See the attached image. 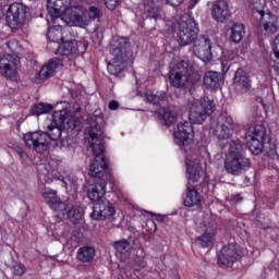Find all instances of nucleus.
I'll list each match as a JSON object with an SVG mask.
<instances>
[{"instance_id":"f257e3e1","label":"nucleus","mask_w":279,"mask_h":279,"mask_svg":"<svg viewBox=\"0 0 279 279\" xmlns=\"http://www.w3.org/2000/svg\"><path fill=\"white\" fill-rule=\"evenodd\" d=\"M92 121L94 123L87 129V132L95 160L89 166L88 173L90 178H96V180H110L112 175L108 170V161L104 155V116H94Z\"/></svg>"},{"instance_id":"f03ea898","label":"nucleus","mask_w":279,"mask_h":279,"mask_svg":"<svg viewBox=\"0 0 279 279\" xmlns=\"http://www.w3.org/2000/svg\"><path fill=\"white\" fill-rule=\"evenodd\" d=\"M185 165L187 169L189 185L185 194L183 195V204L187 208H193V206H199V204H202V195L193 185H191L195 184V182H199L202 178L199 155H197V153H187L185 155Z\"/></svg>"},{"instance_id":"7ed1b4c3","label":"nucleus","mask_w":279,"mask_h":279,"mask_svg":"<svg viewBox=\"0 0 279 279\" xmlns=\"http://www.w3.org/2000/svg\"><path fill=\"white\" fill-rule=\"evenodd\" d=\"M245 144L241 141H231L229 144V153L225 159V169L230 175H241L251 167L252 161L245 156Z\"/></svg>"},{"instance_id":"20e7f679","label":"nucleus","mask_w":279,"mask_h":279,"mask_svg":"<svg viewBox=\"0 0 279 279\" xmlns=\"http://www.w3.org/2000/svg\"><path fill=\"white\" fill-rule=\"evenodd\" d=\"M169 81L174 88H191L199 84L202 74L189 61H180L170 70Z\"/></svg>"},{"instance_id":"39448f33","label":"nucleus","mask_w":279,"mask_h":279,"mask_svg":"<svg viewBox=\"0 0 279 279\" xmlns=\"http://www.w3.org/2000/svg\"><path fill=\"white\" fill-rule=\"evenodd\" d=\"M111 62L108 63L107 69L111 75H120L128 66V62H132V49L128 39L121 37L113 40L111 44Z\"/></svg>"},{"instance_id":"423d86ee","label":"nucleus","mask_w":279,"mask_h":279,"mask_svg":"<svg viewBox=\"0 0 279 279\" xmlns=\"http://www.w3.org/2000/svg\"><path fill=\"white\" fill-rule=\"evenodd\" d=\"M99 19H101V9L93 5L88 10H84L76 3L74 11L70 9L65 13L66 25L76 27H88L93 21H99Z\"/></svg>"},{"instance_id":"0eeeda50","label":"nucleus","mask_w":279,"mask_h":279,"mask_svg":"<svg viewBox=\"0 0 279 279\" xmlns=\"http://www.w3.org/2000/svg\"><path fill=\"white\" fill-rule=\"evenodd\" d=\"M175 24L174 26L178 28V41L181 47H186V45H191L197 38V34L199 28H197V23L191 14L183 13L177 14L174 17Z\"/></svg>"},{"instance_id":"6e6552de","label":"nucleus","mask_w":279,"mask_h":279,"mask_svg":"<svg viewBox=\"0 0 279 279\" xmlns=\"http://www.w3.org/2000/svg\"><path fill=\"white\" fill-rule=\"evenodd\" d=\"M209 131L218 141H228L234 134V121L226 113L215 114L210 119Z\"/></svg>"},{"instance_id":"1a4fd4ad","label":"nucleus","mask_w":279,"mask_h":279,"mask_svg":"<svg viewBox=\"0 0 279 279\" xmlns=\"http://www.w3.org/2000/svg\"><path fill=\"white\" fill-rule=\"evenodd\" d=\"M213 112H215V101L208 97L202 98L193 104L190 110V121L202 124Z\"/></svg>"},{"instance_id":"9d476101","label":"nucleus","mask_w":279,"mask_h":279,"mask_svg":"<svg viewBox=\"0 0 279 279\" xmlns=\"http://www.w3.org/2000/svg\"><path fill=\"white\" fill-rule=\"evenodd\" d=\"M76 5L77 0H48L47 10L49 19H51V21H56V19L62 14V19L66 23V12H69V10L75 12Z\"/></svg>"},{"instance_id":"9b49d317","label":"nucleus","mask_w":279,"mask_h":279,"mask_svg":"<svg viewBox=\"0 0 279 279\" xmlns=\"http://www.w3.org/2000/svg\"><path fill=\"white\" fill-rule=\"evenodd\" d=\"M24 143L28 149H33L36 154H45L49 149V135L43 131L26 133Z\"/></svg>"},{"instance_id":"f8f14e48","label":"nucleus","mask_w":279,"mask_h":279,"mask_svg":"<svg viewBox=\"0 0 279 279\" xmlns=\"http://www.w3.org/2000/svg\"><path fill=\"white\" fill-rule=\"evenodd\" d=\"M245 141L248 145L250 151L258 156L263 151V143H265V126H251L245 135Z\"/></svg>"},{"instance_id":"ddd939ff","label":"nucleus","mask_w":279,"mask_h":279,"mask_svg":"<svg viewBox=\"0 0 279 279\" xmlns=\"http://www.w3.org/2000/svg\"><path fill=\"white\" fill-rule=\"evenodd\" d=\"M27 8L23 3H13L7 11V22L12 29H19L25 25Z\"/></svg>"},{"instance_id":"4468645a","label":"nucleus","mask_w":279,"mask_h":279,"mask_svg":"<svg viewBox=\"0 0 279 279\" xmlns=\"http://www.w3.org/2000/svg\"><path fill=\"white\" fill-rule=\"evenodd\" d=\"M193 53L203 62H210L213 60V43L210 38L203 35L194 40Z\"/></svg>"},{"instance_id":"2eb2a0df","label":"nucleus","mask_w":279,"mask_h":279,"mask_svg":"<svg viewBox=\"0 0 279 279\" xmlns=\"http://www.w3.org/2000/svg\"><path fill=\"white\" fill-rule=\"evenodd\" d=\"M114 215H117L114 205L110 201L105 199L95 204L90 217L95 221H106L107 219L112 221L114 220Z\"/></svg>"},{"instance_id":"dca6fc26","label":"nucleus","mask_w":279,"mask_h":279,"mask_svg":"<svg viewBox=\"0 0 279 279\" xmlns=\"http://www.w3.org/2000/svg\"><path fill=\"white\" fill-rule=\"evenodd\" d=\"M174 142L179 147H186L193 143V137L195 132L193 130V123L185 121L180 122L177 126V130L173 133Z\"/></svg>"},{"instance_id":"f3484780","label":"nucleus","mask_w":279,"mask_h":279,"mask_svg":"<svg viewBox=\"0 0 279 279\" xmlns=\"http://www.w3.org/2000/svg\"><path fill=\"white\" fill-rule=\"evenodd\" d=\"M0 73L7 80H19V59L14 54H4L0 58Z\"/></svg>"},{"instance_id":"a211bd4d","label":"nucleus","mask_w":279,"mask_h":279,"mask_svg":"<svg viewBox=\"0 0 279 279\" xmlns=\"http://www.w3.org/2000/svg\"><path fill=\"white\" fill-rule=\"evenodd\" d=\"M239 258V251L236 244L230 243L225 245L218 253V265L219 267H232Z\"/></svg>"},{"instance_id":"6ab92c4d","label":"nucleus","mask_w":279,"mask_h":279,"mask_svg":"<svg viewBox=\"0 0 279 279\" xmlns=\"http://www.w3.org/2000/svg\"><path fill=\"white\" fill-rule=\"evenodd\" d=\"M232 16L230 5L226 0H216L211 7V17L217 23H226Z\"/></svg>"},{"instance_id":"aec40b11","label":"nucleus","mask_w":279,"mask_h":279,"mask_svg":"<svg viewBox=\"0 0 279 279\" xmlns=\"http://www.w3.org/2000/svg\"><path fill=\"white\" fill-rule=\"evenodd\" d=\"M104 195H106V179H96L87 192V197L90 202L99 204V202L106 201Z\"/></svg>"},{"instance_id":"412c9836","label":"nucleus","mask_w":279,"mask_h":279,"mask_svg":"<svg viewBox=\"0 0 279 279\" xmlns=\"http://www.w3.org/2000/svg\"><path fill=\"white\" fill-rule=\"evenodd\" d=\"M259 29L265 34V36H271L278 32V23L276 16L270 13H264L259 15Z\"/></svg>"},{"instance_id":"4be33fe9","label":"nucleus","mask_w":279,"mask_h":279,"mask_svg":"<svg viewBox=\"0 0 279 279\" xmlns=\"http://www.w3.org/2000/svg\"><path fill=\"white\" fill-rule=\"evenodd\" d=\"M234 86L240 93H250L252 89V81L247 72L243 69H238L233 78Z\"/></svg>"},{"instance_id":"5701e85b","label":"nucleus","mask_w":279,"mask_h":279,"mask_svg":"<svg viewBox=\"0 0 279 279\" xmlns=\"http://www.w3.org/2000/svg\"><path fill=\"white\" fill-rule=\"evenodd\" d=\"M143 8L144 14H147L149 19H155V21L162 19L165 14L162 12L160 0H144Z\"/></svg>"},{"instance_id":"b1692460","label":"nucleus","mask_w":279,"mask_h":279,"mask_svg":"<svg viewBox=\"0 0 279 279\" xmlns=\"http://www.w3.org/2000/svg\"><path fill=\"white\" fill-rule=\"evenodd\" d=\"M221 80H223L221 73L216 71H208L205 73L203 82L205 88H208L209 90H217V88L221 86Z\"/></svg>"},{"instance_id":"393cba45","label":"nucleus","mask_w":279,"mask_h":279,"mask_svg":"<svg viewBox=\"0 0 279 279\" xmlns=\"http://www.w3.org/2000/svg\"><path fill=\"white\" fill-rule=\"evenodd\" d=\"M43 197L49 204L51 208L54 210H60V208H64V204L60 201L58 193L49 187H45L43 190Z\"/></svg>"},{"instance_id":"a878e982","label":"nucleus","mask_w":279,"mask_h":279,"mask_svg":"<svg viewBox=\"0 0 279 279\" xmlns=\"http://www.w3.org/2000/svg\"><path fill=\"white\" fill-rule=\"evenodd\" d=\"M52 121L63 124V130H75V120L66 114V111H54L51 116Z\"/></svg>"},{"instance_id":"bb28decb","label":"nucleus","mask_w":279,"mask_h":279,"mask_svg":"<svg viewBox=\"0 0 279 279\" xmlns=\"http://www.w3.org/2000/svg\"><path fill=\"white\" fill-rule=\"evenodd\" d=\"M60 66V61L58 58L50 59L39 71V76L41 80H49V77H53L56 75V71Z\"/></svg>"},{"instance_id":"cd10ccee","label":"nucleus","mask_w":279,"mask_h":279,"mask_svg":"<svg viewBox=\"0 0 279 279\" xmlns=\"http://www.w3.org/2000/svg\"><path fill=\"white\" fill-rule=\"evenodd\" d=\"M97 252L93 246H81L76 252L78 263H93Z\"/></svg>"},{"instance_id":"c85d7f7f","label":"nucleus","mask_w":279,"mask_h":279,"mask_svg":"<svg viewBox=\"0 0 279 279\" xmlns=\"http://www.w3.org/2000/svg\"><path fill=\"white\" fill-rule=\"evenodd\" d=\"M245 37V25L233 23L230 27V39L232 43L239 44Z\"/></svg>"},{"instance_id":"c756f323","label":"nucleus","mask_w":279,"mask_h":279,"mask_svg":"<svg viewBox=\"0 0 279 279\" xmlns=\"http://www.w3.org/2000/svg\"><path fill=\"white\" fill-rule=\"evenodd\" d=\"M158 121H160L161 125H173L178 121V116L171 112V110L163 108L160 109L157 114Z\"/></svg>"},{"instance_id":"7c9ffc66","label":"nucleus","mask_w":279,"mask_h":279,"mask_svg":"<svg viewBox=\"0 0 279 279\" xmlns=\"http://www.w3.org/2000/svg\"><path fill=\"white\" fill-rule=\"evenodd\" d=\"M62 125L59 121H53L50 125L47 126L48 132L46 134L48 135V142L51 141H60V136H62Z\"/></svg>"},{"instance_id":"2f4dec72","label":"nucleus","mask_w":279,"mask_h":279,"mask_svg":"<svg viewBox=\"0 0 279 279\" xmlns=\"http://www.w3.org/2000/svg\"><path fill=\"white\" fill-rule=\"evenodd\" d=\"M77 49H78L77 41L70 40V41H65L61 46H59L56 53L59 56H65L66 58H69V56H73V54L77 53Z\"/></svg>"},{"instance_id":"473e14b6","label":"nucleus","mask_w":279,"mask_h":279,"mask_svg":"<svg viewBox=\"0 0 279 279\" xmlns=\"http://www.w3.org/2000/svg\"><path fill=\"white\" fill-rule=\"evenodd\" d=\"M68 219L76 226L84 219V209L80 205H72L68 209Z\"/></svg>"},{"instance_id":"72a5a7b5","label":"nucleus","mask_w":279,"mask_h":279,"mask_svg":"<svg viewBox=\"0 0 279 279\" xmlns=\"http://www.w3.org/2000/svg\"><path fill=\"white\" fill-rule=\"evenodd\" d=\"M146 101L148 104H154V106H160L162 101L167 98V94L165 92L159 90H149L145 94Z\"/></svg>"},{"instance_id":"f704fd0d","label":"nucleus","mask_w":279,"mask_h":279,"mask_svg":"<svg viewBox=\"0 0 279 279\" xmlns=\"http://www.w3.org/2000/svg\"><path fill=\"white\" fill-rule=\"evenodd\" d=\"M113 247H116V251L122 258H125L130 255V250H132V245L128 240H121L113 243Z\"/></svg>"},{"instance_id":"c9c22d12","label":"nucleus","mask_w":279,"mask_h":279,"mask_svg":"<svg viewBox=\"0 0 279 279\" xmlns=\"http://www.w3.org/2000/svg\"><path fill=\"white\" fill-rule=\"evenodd\" d=\"M53 110V106L49 104L39 102L33 106L31 109L32 114H47V112H51Z\"/></svg>"},{"instance_id":"e433bc0d","label":"nucleus","mask_w":279,"mask_h":279,"mask_svg":"<svg viewBox=\"0 0 279 279\" xmlns=\"http://www.w3.org/2000/svg\"><path fill=\"white\" fill-rule=\"evenodd\" d=\"M214 235L211 233L205 232L203 235L195 240L198 247H210L213 246Z\"/></svg>"},{"instance_id":"4c0bfd02","label":"nucleus","mask_w":279,"mask_h":279,"mask_svg":"<svg viewBox=\"0 0 279 279\" xmlns=\"http://www.w3.org/2000/svg\"><path fill=\"white\" fill-rule=\"evenodd\" d=\"M47 38L50 43H60L62 40V31L56 28H49Z\"/></svg>"},{"instance_id":"58836bf2","label":"nucleus","mask_w":279,"mask_h":279,"mask_svg":"<svg viewBox=\"0 0 279 279\" xmlns=\"http://www.w3.org/2000/svg\"><path fill=\"white\" fill-rule=\"evenodd\" d=\"M250 3L253 10H255V12L259 14V16H263V14H265V0H250Z\"/></svg>"},{"instance_id":"ea45409f","label":"nucleus","mask_w":279,"mask_h":279,"mask_svg":"<svg viewBox=\"0 0 279 279\" xmlns=\"http://www.w3.org/2000/svg\"><path fill=\"white\" fill-rule=\"evenodd\" d=\"M230 60H234V54L230 51L226 52L221 59V66H222V71H229L230 69Z\"/></svg>"},{"instance_id":"a19ab883","label":"nucleus","mask_w":279,"mask_h":279,"mask_svg":"<svg viewBox=\"0 0 279 279\" xmlns=\"http://www.w3.org/2000/svg\"><path fill=\"white\" fill-rule=\"evenodd\" d=\"M59 146L70 150L75 149V141H73V138L71 137H65L63 140H60Z\"/></svg>"},{"instance_id":"79ce46f5","label":"nucleus","mask_w":279,"mask_h":279,"mask_svg":"<svg viewBox=\"0 0 279 279\" xmlns=\"http://www.w3.org/2000/svg\"><path fill=\"white\" fill-rule=\"evenodd\" d=\"M264 230H266L267 234H270V239L272 241H276V239H278L279 236V228L278 227H266L264 228Z\"/></svg>"},{"instance_id":"37998d69","label":"nucleus","mask_w":279,"mask_h":279,"mask_svg":"<svg viewBox=\"0 0 279 279\" xmlns=\"http://www.w3.org/2000/svg\"><path fill=\"white\" fill-rule=\"evenodd\" d=\"M14 276H24L25 275V266L23 264H15L13 266Z\"/></svg>"},{"instance_id":"c03bdc74","label":"nucleus","mask_w":279,"mask_h":279,"mask_svg":"<svg viewBox=\"0 0 279 279\" xmlns=\"http://www.w3.org/2000/svg\"><path fill=\"white\" fill-rule=\"evenodd\" d=\"M147 267V262L145 259H137L134 265L135 271H141L142 269H145Z\"/></svg>"},{"instance_id":"a18cd8bd","label":"nucleus","mask_w":279,"mask_h":279,"mask_svg":"<svg viewBox=\"0 0 279 279\" xmlns=\"http://www.w3.org/2000/svg\"><path fill=\"white\" fill-rule=\"evenodd\" d=\"M39 178H40L41 182H44V184H49V182H52V180H53V173L48 172V175L43 173V174H40Z\"/></svg>"},{"instance_id":"49530a36","label":"nucleus","mask_w":279,"mask_h":279,"mask_svg":"<svg viewBox=\"0 0 279 279\" xmlns=\"http://www.w3.org/2000/svg\"><path fill=\"white\" fill-rule=\"evenodd\" d=\"M119 4V0H105V5L108 10H114Z\"/></svg>"},{"instance_id":"de8ad7c7","label":"nucleus","mask_w":279,"mask_h":279,"mask_svg":"<svg viewBox=\"0 0 279 279\" xmlns=\"http://www.w3.org/2000/svg\"><path fill=\"white\" fill-rule=\"evenodd\" d=\"M14 151H16V154H19L20 158H22L23 160L27 158V153H25V150L21 146H14Z\"/></svg>"},{"instance_id":"09e8293b","label":"nucleus","mask_w":279,"mask_h":279,"mask_svg":"<svg viewBox=\"0 0 279 279\" xmlns=\"http://www.w3.org/2000/svg\"><path fill=\"white\" fill-rule=\"evenodd\" d=\"M172 8H178V5H182L184 3V0H167Z\"/></svg>"},{"instance_id":"8fccbe9b","label":"nucleus","mask_w":279,"mask_h":279,"mask_svg":"<svg viewBox=\"0 0 279 279\" xmlns=\"http://www.w3.org/2000/svg\"><path fill=\"white\" fill-rule=\"evenodd\" d=\"M109 110H119V102L116 100H111L109 102Z\"/></svg>"},{"instance_id":"3c124183","label":"nucleus","mask_w":279,"mask_h":279,"mask_svg":"<svg viewBox=\"0 0 279 279\" xmlns=\"http://www.w3.org/2000/svg\"><path fill=\"white\" fill-rule=\"evenodd\" d=\"M196 3H199V0H190V7L189 10H193Z\"/></svg>"},{"instance_id":"603ef678","label":"nucleus","mask_w":279,"mask_h":279,"mask_svg":"<svg viewBox=\"0 0 279 279\" xmlns=\"http://www.w3.org/2000/svg\"><path fill=\"white\" fill-rule=\"evenodd\" d=\"M1 14H3V12H2L1 9H0V16H1Z\"/></svg>"}]
</instances>
